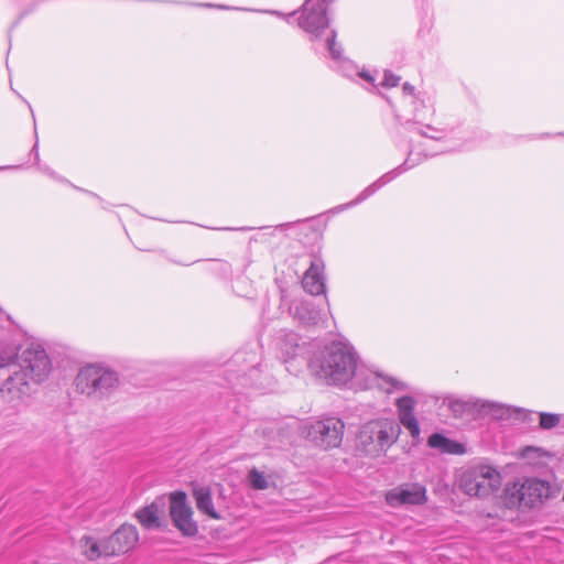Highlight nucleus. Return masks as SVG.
Returning <instances> with one entry per match:
<instances>
[{
  "mask_svg": "<svg viewBox=\"0 0 564 564\" xmlns=\"http://www.w3.org/2000/svg\"><path fill=\"white\" fill-rule=\"evenodd\" d=\"M314 351L307 367L327 383L356 390L377 388L386 394L408 392L409 382L360 362L355 347L343 335L330 339H315L310 345Z\"/></svg>",
  "mask_w": 564,
  "mask_h": 564,
  "instance_id": "nucleus-1",
  "label": "nucleus"
},
{
  "mask_svg": "<svg viewBox=\"0 0 564 564\" xmlns=\"http://www.w3.org/2000/svg\"><path fill=\"white\" fill-rule=\"evenodd\" d=\"M334 0H305L296 11L297 25L306 34L312 50L316 54H324L325 47L336 41L337 32L330 26L327 15L328 7Z\"/></svg>",
  "mask_w": 564,
  "mask_h": 564,
  "instance_id": "nucleus-2",
  "label": "nucleus"
},
{
  "mask_svg": "<svg viewBox=\"0 0 564 564\" xmlns=\"http://www.w3.org/2000/svg\"><path fill=\"white\" fill-rule=\"evenodd\" d=\"M401 427L393 416H379L365 422L358 432L356 447L365 455L377 458L398 442Z\"/></svg>",
  "mask_w": 564,
  "mask_h": 564,
  "instance_id": "nucleus-3",
  "label": "nucleus"
},
{
  "mask_svg": "<svg viewBox=\"0 0 564 564\" xmlns=\"http://www.w3.org/2000/svg\"><path fill=\"white\" fill-rule=\"evenodd\" d=\"M118 384V373L99 364L82 367L75 378L76 391L95 400L110 395Z\"/></svg>",
  "mask_w": 564,
  "mask_h": 564,
  "instance_id": "nucleus-4",
  "label": "nucleus"
},
{
  "mask_svg": "<svg viewBox=\"0 0 564 564\" xmlns=\"http://www.w3.org/2000/svg\"><path fill=\"white\" fill-rule=\"evenodd\" d=\"M500 485V473L495 467L485 464L467 467L458 479L459 489L469 497H488L497 491Z\"/></svg>",
  "mask_w": 564,
  "mask_h": 564,
  "instance_id": "nucleus-5",
  "label": "nucleus"
},
{
  "mask_svg": "<svg viewBox=\"0 0 564 564\" xmlns=\"http://www.w3.org/2000/svg\"><path fill=\"white\" fill-rule=\"evenodd\" d=\"M297 334L290 332L280 337L278 341L279 358L285 365L286 370L297 375L307 366L314 349Z\"/></svg>",
  "mask_w": 564,
  "mask_h": 564,
  "instance_id": "nucleus-6",
  "label": "nucleus"
},
{
  "mask_svg": "<svg viewBox=\"0 0 564 564\" xmlns=\"http://www.w3.org/2000/svg\"><path fill=\"white\" fill-rule=\"evenodd\" d=\"M261 365V347L258 343H252L246 348L240 349L234 354L228 364V371L230 372L228 381L235 386H248L249 379L254 377L258 372V367Z\"/></svg>",
  "mask_w": 564,
  "mask_h": 564,
  "instance_id": "nucleus-7",
  "label": "nucleus"
},
{
  "mask_svg": "<svg viewBox=\"0 0 564 564\" xmlns=\"http://www.w3.org/2000/svg\"><path fill=\"white\" fill-rule=\"evenodd\" d=\"M21 375L35 383L43 382L52 369L51 360L44 347L36 341L30 343L19 357Z\"/></svg>",
  "mask_w": 564,
  "mask_h": 564,
  "instance_id": "nucleus-8",
  "label": "nucleus"
},
{
  "mask_svg": "<svg viewBox=\"0 0 564 564\" xmlns=\"http://www.w3.org/2000/svg\"><path fill=\"white\" fill-rule=\"evenodd\" d=\"M551 487L549 482L527 478L522 482H514L507 489L508 502L519 508H533L550 496Z\"/></svg>",
  "mask_w": 564,
  "mask_h": 564,
  "instance_id": "nucleus-9",
  "label": "nucleus"
},
{
  "mask_svg": "<svg viewBox=\"0 0 564 564\" xmlns=\"http://www.w3.org/2000/svg\"><path fill=\"white\" fill-rule=\"evenodd\" d=\"M305 429L306 436L311 442L327 449L341 444L345 423L338 417L330 416L312 422Z\"/></svg>",
  "mask_w": 564,
  "mask_h": 564,
  "instance_id": "nucleus-10",
  "label": "nucleus"
},
{
  "mask_svg": "<svg viewBox=\"0 0 564 564\" xmlns=\"http://www.w3.org/2000/svg\"><path fill=\"white\" fill-rule=\"evenodd\" d=\"M324 56L330 58V68L340 73L343 76L355 80L356 78L367 84L366 88H377L376 77L369 70L359 67L350 59L346 58L343 54V47L339 43L334 41L329 46L325 47Z\"/></svg>",
  "mask_w": 564,
  "mask_h": 564,
  "instance_id": "nucleus-11",
  "label": "nucleus"
},
{
  "mask_svg": "<svg viewBox=\"0 0 564 564\" xmlns=\"http://www.w3.org/2000/svg\"><path fill=\"white\" fill-rule=\"evenodd\" d=\"M420 162H421V160L413 159V151H410L408 158L405 159V161L402 164H400L395 169L381 175L377 181H375L373 183L368 185L366 188H364L352 200H350L346 204L338 205L335 208H333V212L340 213L343 210H346L350 207H354V206L365 202L370 196H372L377 191H379L382 186L389 184L390 182H392L395 177H398L402 173L416 166L417 164H420Z\"/></svg>",
  "mask_w": 564,
  "mask_h": 564,
  "instance_id": "nucleus-12",
  "label": "nucleus"
},
{
  "mask_svg": "<svg viewBox=\"0 0 564 564\" xmlns=\"http://www.w3.org/2000/svg\"><path fill=\"white\" fill-rule=\"evenodd\" d=\"M426 501V488L419 482L403 484L386 494V502L392 508L400 506H422Z\"/></svg>",
  "mask_w": 564,
  "mask_h": 564,
  "instance_id": "nucleus-13",
  "label": "nucleus"
},
{
  "mask_svg": "<svg viewBox=\"0 0 564 564\" xmlns=\"http://www.w3.org/2000/svg\"><path fill=\"white\" fill-rule=\"evenodd\" d=\"M170 513L175 527L183 534L193 536L197 533L198 528L192 518L193 511L186 502L184 492L177 491L171 496Z\"/></svg>",
  "mask_w": 564,
  "mask_h": 564,
  "instance_id": "nucleus-14",
  "label": "nucleus"
},
{
  "mask_svg": "<svg viewBox=\"0 0 564 564\" xmlns=\"http://www.w3.org/2000/svg\"><path fill=\"white\" fill-rule=\"evenodd\" d=\"M138 541L137 528L132 524H122L104 541L105 556L124 554L132 550Z\"/></svg>",
  "mask_w": 564,
  "mask_h": 564,
  "instance_id": "nucleus-15",
  "label": "nucleus"
},
{
  "mask_svg": "<svg viewBox=\"0 0 564 564\" xmlns=\"http://www.w3.org/2000/svg\"><path fill=\"white\" fill-rule=\"evenodd\" d=\"M394 406L397 409V422L403 426L413 440L421 436V427L415 414L416 401L411 395H402L395 399Z\"/></svg>",
  "mask_w": 564,
  "mask_h": 564,
  "instance_id": "nucleus-16",
  "label": "nucleus"
},
{
  "mask_svg": "<svg viewBox=\"0 0 564 564\" xmlns=\"http://www.w3.org/2000/svg\"><path fill=\"white\" fill-rule=\"evenodd\" d=\"M0 395L4 402L18 408L30 395V384L26 378L20 372H14L2 383Z\"/></svg>",
  "mask_w": 564,
  "mask_h": 564,
  "instance_id": "nucleus-17",
  "label": "nucleus"
},
{
  "mask_svg": "<svg viewBox=\"0 0 564 564\" xmlns=\"http://www.w3.org/2000/svg\"><path fill=\"white\" fill-rule=\"evenodd\" d=\"M409 105L413 107L412 120L414 123L421 126V128L417 129V133L432 140H441L444 137V130L432 127L431 124H424V121L435 113L433 105L426 102L424 97H420L416 104Z\"/></svg>",
  "mask_w": 564,
  "mask_h": 564,
  "instance_id": "nucleus-18",
  "label": "nucleus"
},
{
  "mask_svg": "<svg viewBox=\"0 0 564 564\" xmlns=\"http://www.w3.org/2000/svg\"><path fill=\"white\" fill-rule=\"evenodd\" d=\"M302 286L312 295L325 293V263L319 256H312L310 267L302 278Z\"/></svg>",
  "mask_w": 564,
  "mask_h": 564,
  "instance_id": "nucleus-19",
  "label": "nucleus"
},
{
  "mask_svg": "<svg viewBox=\"0 0 564 564\" xmlns=\"http://www.w3.org/2000/svg\"><path fill=\"white\" fill-rule=\"evenodd\" d=\"M475 406L478 408L479 412L484 415H488L495 420H509L513 416L520 417L524 413L523 409L510 406L503 403L477 400L474 402Z\"/></svg>",
  "mask_w": 564,
  "mask_h": 564,
  "instance_id": "nucleus-20",
  "label": "nucleus"
},
{
  "mask_svg": "<svg viewBox=\"0 0 564 564\" xmlns=\"http://www.w3.org/2000/svg\"><path fill=\"white\" fill-rule=\"evenodd\" d=\"M163 514V502L159 501H153L135 512L140 524L148 530L159 529L162 525Z\"/></svg>",
  "mask_w": 564,
  "mask_h": 564,
  "instance_id": "nucleus-21",
  "label": "nucleus"
},
{
  "mask_svg": "<svg viewBox=\"0 0 564 564\" xmlns=\"http://www.w3.org/2000/svg\"><path fill=\"white\" fill-rule=\"evenodd\" d=\"M427 445L441 454L463 455L466 452L463 443L451 440L441 433L432 434L427 440Z\"/></svg>",
  "mask_w": 564,
  "mask_h": 564,
  "instance_id": "nucleus-22",
  "label": "nucleus"
},
{
  "mask_svg": "<svg viewBox=\"0 0 564 564\" xmlns=\"http://www.w3.org/2000/svg\"><path fill=\"white\" fill-rule=\"evenodd\" d=\"M194 498L196 500V507L199 511L209 516L213 519H219V514L214 508L212 492L207 487H197L194 489Z\"/></svg>",
  "mask_w": 564,
  "mask_h": 564,
  "instance_id": "nucleus-23",
  "label": "nucleus"
},
{
  "mask_svg": "<svg viewBox=\"0 0 564 564\" xmlns=\"http://www.w3.org/2000/svg\"><path fill=\"white\" fill-rule=\"evenodd\" d=\"M22 348L19 340L14 338L0 340V368L11 365L19 360V350Z\"/></svg>",
  "mask_w": 564,
  "mask_h": 564,
  "instance_id": "nucleus-24",
  "label": "nucleus"
},
{
  "mask_svg": "<svg viewBox=\"0 0 564 564\" xmlns=\"http://www.w3.org/2000/svg\"><path fill=\"white\" fill-rule=\"evenodd\" d=\"M301 308L307 313V317H327L332 315L329 305L325 300H312L301 303Z\"/></svg>",
  "mask_w": 564,
  "mask_h": 564,
  "instance_id": "nucleus-25",
  "label": "nucleus"
},
{
  "mask_svg": "<svg viewBox=\"0 0 564 564\" xmlns=\"http://www.w3.org/2000/svg\"><path fill=\"white\" fill-rule=\"evenodd\" d=\"M79 547L82 553L90 561L99 558L105 555L104 543L99 544L95 539L90 536H83L79 541Z\"/></svg>",
  "mask_w": 564,
  "mask_h": 564,
  "instance_id": "nucleus-26",
  "label": "nucleus"
},
{
  "mask_svg": "<svg viewBox=\"0 0 564 564\" xmlns=\"http://www.w3.org/2000/svg\"><path fill=\"white\" fill-rule=\"evenodd\" d=\"M205 271L220 279H226L231 274V265L225 260H208Z\"/></svg>",
  "mask_w": 564,
  "mask_h": 564,
  "instance_id": "nucleus-27",
  "label": "nucleus"
},
{
  "mask_svg": "<svg viewBox=\"0 0 564 564\" xmlns=\"http://www.w3.org/2000/svg\"><path fill=\"white\" fill-rule=\"evenodd\" d=\"M443 403L447 405L456 417L462 416L471 405H475L470 401L454 397L445 398Z\"/></svg>",
  "mask_w": 564,
  "mask_h": 564,
  "instance_id": "nucleus-28",
  "label": "nucleus"
},
{
  "mask_svg": "<svg viewBox=\"0 0 564 564\" xmlns=\"http://www.w3.org/2000/svg\"><path fill=\"white\" fill-rule=\"evenodd\" d=\"M540 416V427L543 430H551L557 426L562 420L561 414H554V413H545L541 412L539 413Z\"/></svg>",
  "mask_w": 564,
  "mask_h": 564,
  "instance_id": "nucleus-29",
  "label": "nucleus"
},
{
  "mask_svg": "<svg viewBox=\"0 0 564 564\" xmlns=\"http://www.w3.org/2000/svg\"><path fill=\"white\" fill-rule=\"evenodd\" d=\"M39 165V169L41 172H43L44 174H46L48 177H51L52 180L56 181V182H59V183H63V184H68L70 185L72 187L78 189V191H82L79 187L73 185L68 180H66L65 177L58 175L55 171H53L50 166L47 165H40V163L37 164Z\"/></svg>",
  "mask_w": 564,
  "mask_h": 564,
  "instance_id": "nucleus-30",
  "label": "nucleus"
},
{
  "mask_svg": "<svg viewBox=\"0 0 564 564\" xmlns=\"http://www.w3.org/2000/svg\"><path fill=\"white\" fill-rule=\"evenodd\" d=\"M250 482L256 489L262 490L268 488V481L265 477L256 469L250 471Z\"/></svg>",
  "mask_w": 564,
  "mask_h": 564,
  "instance_id": "nucleus-31",
  "label": "nucleus"
},
{
  "mask_svg": "<svg viewBox=\"0 0 564 564\" xmlns=\"http://www.w3.org/2000/svg\"><path fill=\"white\" fill-rule=\"evenodd\" d=\"M402 90H403L404 101L406 104H416V101L421 97L420 95L414 94V87L412 85H410L409 83L403 84Z\"/></svg>",
  "mask_w": 564,
  "mask_h": 564,
  "instance_id": "nucleus-32",
  "label": "nucleus"
},
{
  "mask_svg": "<svg viewBox=\"0 0 564 564\" xmlns=\"http://www.w3.org/2000/svg\"><path fill=\"white\" fill-rule=\"evenodd\" d=\"M400 79L401 78L399 76L394 75L392 72L386 70L384 75H383V79L380 83V85L386 88L395 87V86H398Z\"/></svg>",
  "mask_w": 564,
  "mask_h": 564,
  "instance_id": "nucleus-33",
  "label": "nucleus"
},
{
  "mask_svg": "<svg viewBox=\"0 0 564 564\" xmlns=\"http://www.w3.org/2000/svg\"><path fill=\"white\" fill-rule=\"evenodd\" d=\"M268 13L273 14V15H276V17H283V18H284V14H283L282 12H280V11L272 10V11H268ZM295 14H297V12H295V11H294V12H292V13H290V14L285 15L286 21L290 23V22H291V19H292Z\"/></svg>",
  "mask_w": 564,
  "mask_h": 564,
  "instance_id": "nucleus-34",
  "label": "nucleus"
},
{
  "mask_svg": "<svg viewBox=\"0 0 564 564\" xmlns=\"http://www.w3.org/2000/svg\"><path fill=\"white\" fill-rule=\"evenodd\" d=\"M31 154L34 155L36 164L40 163V153H39V142L36 141L33 148L31 149Z\"/></svg>",
  "mask_w": 564,
  "mask_h": 564,
  "instance_id": "nucleus-35",
  "label": "nucleus"
},
{
  "mask_svg": "<svg viewBox=\"0 0 564 564\" xmlns=\"http://www.w3.org/2000/svg\"><path fill=\"white\" fill-rule=\"evenodd\" d=\"M216 230H240V231H248V230H251L253 229L252 227H239V228H235V227H224V228H215Z\"/></svg>",
  "mask_w": 564,
  "mask_h": 564,
  "instance_id": "nucleus-36",
  "label": "nucleus"
},
{
  "mask_svg": "<svg viewBox=\"0 0 564 564\" xmlns=\"http://www.w3.org/2000/svg\"><path fill=\"white\" fill-rule=\"evenodd\" d=\"M446 151H447V150L442 149V150H440V151H437V152H427V153H424V158H432V156H434V155H436V154H438V153H444V152H446Z\"/></svg>",
  "mask_w": 564,
  "mask_h": 564,
  "instance_id": "nucleus-37",
  "label": "nucleus"
},
{
  "mask_svg": "<svg viewBox=\"0 0 564 564\" xmlns=\"http://www.w3.org/2000/svg\"><path fill=\"white\" fill-rule=\"evenodd\" d=\"M204 7H208V8H217V9H223V10H226V9H229V7H226V6H214V4H210V3H206V4H203Z\"/></svg>",
  "mask_w": 564,
  "mask_h": 564,
  "instance_id": "nucleus-38",
  "label": "nucleus"
},
{
  "mask_svg": "<svg viewBox=\"0 0 564 564\" xmlns=\"http://www.w3.org/2000/svg\"><path fill=\"white\" fill-rule=\"evenodd\" d=\"M19 166H15V165H8V166H0V171L2 170H14V169H18Z\"/></svg>",
  "mask_w": 564,
  "mask_h": 564,
  "instance_id": "nucleus-39",
  "label": "nucleus"
},
{
  "mask_svg": "<svg viewBox=\"0 0 564 564\" xmlns=\"http://www.w3.org/2000/svg\"><path fill=\"white\" fill-rule=\"evenodd\" d=\"M547 137H550V134H549V133H542V134H540V135H539V138H541V139H543V138H547Z\"/></svg>",
  "mask_w": 564,
  "mask_h": 564,
  "instance_id": "nucleus-40",
  "label": "nucleus"
},
{
  "mask_svg": "<svg viewBox=\"0 0 564 564\" xmlns=\"http://www.w3.org/2000/svg\"><path fill=\"white\" fill-rule=\"evenodd\" d=\"M293 317H300V318H303V317H305V316H304V315H301L299 312H296V313L294 314V316H293Z\"/></svg>",
  "mask_w": 564,
  "mask_h": 564,
  "instance_id": "nucleus-41",
  "label": "nucleus"
},
{
  "mask_svg": "<svg viewBox=\"0 0 564 564\" xmlns=\"http://www.w3.org/2000/svg\"><path fill=\"white\" fill-rule=\"evenodd\" d=\"M87 193H88L89 195H91V196H94V197H96V198L100 199V197H99L97 194H94V193H90V192H87Z\"/></svg>",
  "mask_w": 564,
  "mask_h": 564,
  "instance_id": "nucleus-42",
  "label": "nucleus"
},
{
  "mask_svg": "<svg viewBox=\"0 0 564 564\" xmlns=\"http://www.w3.org/2000/svg\"><path fill=\"white\" fill-rule=\"evenodd\" d=\"M2 314H4V312H3L2 307L0 306V316H1Z\"/></svg>",
  "mask_w": 564,
  "mask_h": 564,
  "instance_id": "nucleus-43",
  "label": "nucleus"
},
{
  "mask_svg": "<svg viewBox=\"0 0 564 564\" xmlns=\"http://www.w3.org/2000/svg\"><path fill=\"white\" fill-rule=\"evenodd\" d=\"M558 135H564V132L558 133Z\"/></svg>",
  "mask_w": 564,
  "mask_h": 564,
  "instance_id": "nucleus-44",
  "label": "nucleus"
}]
</instances>
